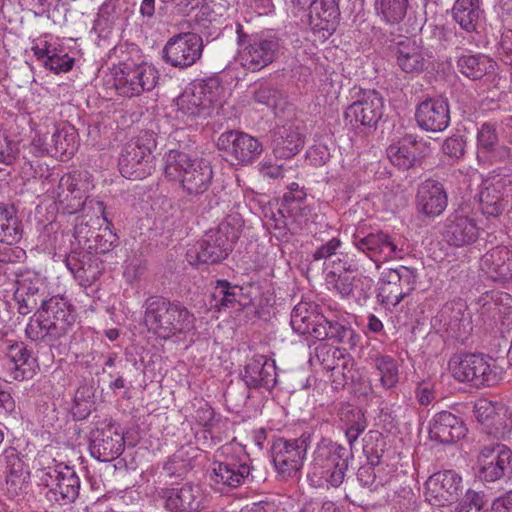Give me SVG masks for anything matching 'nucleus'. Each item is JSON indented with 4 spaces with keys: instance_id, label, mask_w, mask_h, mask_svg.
<instances>
[{
    "instance_id": "nucleus-42",
    "label": "nucleus",
    "mask_w": 512,
    "mask_h": 512,
    "mask_svg": "<svg viewBox=\"0 0 512 512\" xmlns=\"http://www.w3.org/2000/svg\"><path fill=\"white\" fill-rule=\"evenodd\" d=\"M417 142L411 136L402 138L387 148V156L394 166L408 169L416 160Z\"/></svg>"
},
{
    "instance_id": "nucleus-7",
    "label": "nucleus",
    "mask_w": 512,
    "mask_h": 512,
    "mask_svg": "<svg viewBox=\"0 0 512 512\" xmlns=\"http://www.w3.org/2000/svg\"><path fill=\"white\" fill-rule=\"evenodd\" d=\"M238 60L250 71H259L271 64L280 54L282 39L273 30L247 34L242 25H237Z\"/></svg>"
},
{
    "instance_id": "nucleus-16",
    "label": "nucleus",
    "mask_w": 512,
    "mask_h": 512,
    "mask_svg": "<svg viewBox=\"0 0 512 512\" xmlns=\"http://www.w3.org/2000/svg\"><path fill=\"white\" fill-rule=\"evenodd\" d=\"M416 279L406 267L390 269L383 273L377 299L387 309L396 307L415 288Z\"/></svg>"
},
{
    "instance_id": "nucleus-15",
    "label": "nucleus",
    "mask_w": 512,
    "mask_h": 512,
    "mask_svg": "<svg viewBox=\"0 0 512 512\" xmlns=\"http://www.w3.org/2000/svg\"><path fill=\"white\" fill-rule=\"evenodd\" d=\"M307 443L303 439H277L272 446V459L277 473L284 479L296 478L303 468Z\"/></svg>"
},
{
    "instance_id": "nucleus-5",
    "label": "nucleus",
    "mask_w": 512,
    "mask_h": 512,
    "mask_svg": "<svg viewBox=\"0 0 512 512\" xmlns=\"http://www.w3.org/2000/svg\"><path fill=\"white\" fill-rule=\"evenodd\" d=\"M165 177L181 186L189 196H198L208 190L213 179L209 162L199 157L172 149L164 156Z\"/></svg>"
},
{
    "instance_id": "nucleus-54",
    "label": "nucleus",
    "mask_w": 512,
    "mask_h": 512,
    "mask_svg": "<svg viewBox=\"0 0 512 512\" xmlns=\"http://www.w3.org/2000/svg\"><path fill=\"white\" fill-rule=\"evenodd\" d=\"M484 367L479 374V386H494L500 383L504 376V369L495 359L484 356Z\"/></svg>"
},
{
    "instance_id": "nucleus-32",
    "label": "nucleus",
    "mask_w": 512,
    "mask_h": 512,
    "mask_svg": "<svg viewBox=\"0 0 512 512\" xmlns=\"http://www.w3.org/2000/svg\"><path fill=\"white\" fill-rule=\"evenodd\" d=\"M479 234L474 217L462 210L455 211L448 219L445 230L446 240L454 246H465L473 243Z\"/></svg>"
},
{
    "instance_id": "nucleus-55",
    "label": "nucleus",
    "mask_w": 512,
    "mask_h": 512,
    "mask_svg": "<svg viewBox=\"0 0 512 512\" xmlns=\"http://www.w3.org/2000/svg\"><path fill=\"white\" fill-rule=\"evenodd\" d=\"M52 136V129H51V121L46 120L44 122H41L37 125V127L33 131V137L31 139L30 144L28 145V149L30 153L36 157L45 156L48 155V152L43 151L39 152L37 151L36 145L43 144L42 146H46V144H50Z\"/></svg>"
},
{
    "instance_id": "nucleus-26",
    "label": "nucleus",
    "mask_w": 512,
    "mask_h": 512,
    "mask_svg": "<svg viewBox=\"0 0 512 512\" xmlns=\"http://www.w3.org/2000/svg\"><path fill=\"white\" fill-rule=\"evenodd\" d=\"M309 24L320 39L326 40L336 30L339 19L337 0H313L308 7Z\"/></svg>"
},
{
    "instance_id": "nucleus-28",
    "label": "nucleus",
    "mask_w": 512,
    "mask_h": 512,
    "mask_svg": "<svg viewBox=\"0 0 512 512\" xmlns=\"http://www.w3.org/2000/svg\"><path fill=\"white\" fill-rule=\"evenodd\" d=\"M5 468L7 493L15 497L23 493L29 483L30 475L14 447L5 449L0 455V468Z\"/></svg>"
},
{
    "instance_id": "nucleus-20",
    "label": "nucleus",
    "mask_w": 512,
    "mask_h": 512,
    "mask_svg": "<svg viewBox=\"0 0 512 512\" xmlns=\"http://www.w3.org/2000/svg\"><path fill=\"white\" fill-rule=\"evenodd\" d=\"M3 352V365L10 380L23 381L36 374L37 361L23 342L8 340Z\"/></svg>"
},
{
    "instance_id": "nucleus-41",
    "label": "nucleus",
    "mask_w": 512,
    "mask_h": 512,
    "mask_svg": "<svg viewBox=\"0 0 512 512\" xmlns=\"http://www.w3.org/2000/svg\"><path fill=\"white\" fill-rule=\"evenodd\" d=\"M483 369L484 355L468 354L452 366V373L460 382H470L479 386V374Z\"/></svg>"
},
{
    "instance_id": "nucleus-24",
    "label": "nucleus",
    "mask_w": 512,
    "mask_h": 512,
    "mask_svg": "<svg viewBox=\"0 0 512 512\" xmlns=\"http://www.w3.org/2000/svg\"><path fill=\"white\" fill-rule=\"evenodd\" d=\"M510 184V178L501 175L492 176L483 182L479 199L484 215L497 217L504 211Z\"/></svg>"
},
{
    "instance_id": "nucleus-22",
    "label": "nucleus",
    "mask_w": 512,
    "mask_h": 512,
    "mask_svg": "<svg viewBox=\"0 0 512 512\" xmlns=\"http://www.w3.org/2000/svg\"><path fill=\"white\" fill-rule=\"evenodd\" d=\"M383 99L375 90L363 91L358 100L349 105L345 119L355 128L373 126L382 117Z\"/></svg>"
},
{
    "instance_id": "nucleus-45",
    "label": "nucleus",
    "mask_w": 512,
    "mask_h": 512,
    "mask_svg": "<svg viewBox=\"0 0 512 512\" xmlns=\"http://www.w3.org/2000/svg\"><path fill=\"white\" fill-rule=\"evenodd\" d=\"M409 0H375L377 16L386 24H399L407 14Z\"/></svg>"
},
{
    "instance_id": "nucleus-46",
    "label": "nucleus",
    "mask_w": 512,
    "mask_h": 512,
    "mask_svg": "<svg viewBox=\"0 0 512 512\" xmlns=\"http://www.w3.org/2000/svg\"><path fill=\"white\" fill-rule=\"evenodd\" d=\"M340 421L343 425L347 441L352 447L366 429L365 416L359 409L348 408L341 412Z\"/></svg>"
},
{
    "instance_id": "nucleus-62",
    "label": "nucleus",
    "mask_w": 512,
    "mask_h": 512,
    "mask_svg": "<svg viewBox=\"0 0 512 512\" xmlns=\"http://www.w3.org/2000/svg\"><path fill=\"white\" fill-rule=\"evenodd\" d=\"M20 152L19 142L0 135V162L12 164Z\"/></svg>"
},
{
    "instance_id": "nucleus-37",
    "label": "nucleus",
    "mask_w": 512,
    "mask_h": 512,
    "mask_svg": "<svg viewBox=\"0 0 512 512\" xmlns=\"http://www.w3.org/2000/svg\"><path fill=\"white\" fill-rule=\"evenodd\" d=\"M417 205L427 216L442 214L447 206V194L443 186L434 180L423 182L418 189Z\"/></svg>"
},
{
    "instance_id": "nucleus-44",
    "label": "nucleus",
    "mask_w": 512,
    "mask_h": 512,
    "mask_svg": "<svg viewBox=\"0 0 512 512\" xmlns=\"http://www.w3.org/2000/svg\"><path fill=\"white\" fill-rule=\"evenodd\" d=\"M25 333L27 338L31 341L44 342L47 344L60 338L56 331L54 329L52 330L49 319H47V316L43 315L41 308L29 319Z\"/></svg>"
},
{
    "instance_id": "nucleus-29",
    "label": "nucleus",
    "mask_w": 512,
    "mask_h": 512,
    "mask_svg": "<svg viewBox=\"0 0 512 512\" xmlns=\"http://www.w3.org/2000/svg\"><path fill=\"white\" fill-rule=\"evenodd\" d=\"M466 434V427L463 421L448 411H441L435 414L430 421L429 437L432 441L451 444Z\"/></svg>"
},
{
    "instance_id": "nucleus-12",
    "label": "nucleus",
    "mask_w": 512,
    "mask_h": 512,
    "mask_svg": "<svg viewBox=\"0 0 512 512\" xmlns=\"http://www.w3.org/2000/svg\"><path fill=\"white\" fill-rule=\"evenodd\" d=\"M226 458L214 461L209 470L211 485L218 491L242 485L250 474L249 458L241 447L227 445L223 448Z\"/></svg>"
},
{
    "instance_id": "nucleus-57",
    "label": "nucleus",
    "mask_w": 512,
    "mask_h": 512,
    "mask_svg": "<svg viewBox=\"0 0 512 512\" xmlns=\"http://www.w3.org/2000/svg\"><path fill=\"white\" fill-rule=\"evenodd\" d=\"M394 508L398 512H415L418 508V499L413 490L408 487H400L393 499Z\"/></svg>"
},
{
    "instance_id": "nucleus-59",
    "label": "nucleus",
    "mask_w": 512,
    "mask_h": 512,
    "mask_svg": "<svg viewBox=\"0 0 512 512\" xmlns=\"http://www.w3.org/2000/svg\"><path fill=\"white\" fill-rule=\"evenodd\" d=\"M195 422L206 431H211L216 423V415L213 408L205 401H198L196 409L192 415Z\"/></svg>"
},
{
    "instance_id": "nucleus-4",
    "label": "nucleus",
    "mask_w": 512,
    "mask_h": 512,
    "mask_svg": "<svg viewBox=\"0 0 512 512\" xmlns=\"http://www.w3.org/2000/svg\"><path fill=\"white\" fill-rule=\"evenodd\" d=\"M38 484L47 488L49 501L60 505L73 503L79 496L80 478L73 466L56 460L47 451H41L34 460Z\"/></svg>"
},
{
    "instance_id": "nucleus-49",
    "label": "nucleus",
    "mask_w": 512,
    "mask_h": 512,
    "mask_svg": "<svg viewBox=\"0 0 512 512\" xmlns=\"http://www.w3.org/2000/svg\"><path fill=\"white\" fill-rule=\"evenodd\" d=\"M357 478L360 483L370 488L371 490H377L379 487L384 486L390 481L391 475L390 470L385 472L382 463L378 465H364L359 468Z\"/></svg>"
},
{
    "instance_id": "nucleus-35",
    "label": "nucleus",
    "mask_w": 512,
    "mask_h": 512,
    "mask_svg": "<svg viewBox=\"0 0 512 512\" xmlns=\"http://www.w3.org/2000/svg\"><path fill=\"white\" fill-rule=\"evenodd\" d=\"M41 309L43 315L49 319L52 330L54 329L59 337L66 334L75 322L76 316L72 306L63 297L54 296L48 300H42Z\"/></svg>"
},
{
    "instance_id": "nucleus-52",
    "label": "nucleus",
    "mask_w": 512,
    "mask_h": 512,
    "mask_svg": "<svg viewBox=\"0 0 512 512\" xmlns=\"http://www.w3.org/2000/svg\"><path fill=\"white\" fill-rule=\"evenodd\" d=\"M241 289L238 286H231L226 280H219L213 291L215 307L218 309L232 307L237 302Z\"/></svg>"
},
{
    "instance_id": "nucleus-38",
    "label": "nucleus",
    "mask_w": 512,
    "mask_h": 512,
    "mask_svg": "<svg viewBox=\"0 0 512 512\" xmlns=\"http://www.w3.org/2000/svg\"><path fill=\"white\" fill-rule=\"evenodd\" d=\"M427 63L425 50L413 40L401 41L397 47V65L407 74L421 73Z\"/></svg>"
},
{
    "instance_id": "nucleus-6",
    "label": "nucleus",
    "mask_w": 512,
    "mask_h": 512,
    "mask_svg": "<svg viewBox=\"0 0 512 512\" xmlns=\"http://www.w3.org/2000/svg\"><path fill=\"white\" fill-rule=\"evenodd\" d=\"M290 325L295 333L319 341L344 343L354 334L350 327L328 320L316 303L306 300L300 301L293 308Z\"/></svg>"
},
{
    "instance_id": "nucleus-8",
    "label": "nucleus",
    "mask_w": 512,
    "mask_h": 512,
    "mask_svg": "<svg viewBox=\"0 0 512 512\" xmlns=\"http://www.w3.org/2000/svg\"><path fill=\"white\" fill-rule=\"evenodd\" d=\"M225 96V88L216 78L189 84L176 99L178 113L188 119L206 118L218 110Z\"/></svg>"
},
{
    "instance_id": "nucleus-17",
    "label": "nucleus",
    "mask_w": 512,
    "mask_h": 512,
    "mask_svg": "<svg viewBox=\"0 0 512 512\" xmlns=\"http://www.w3.org/2000/svg\"><path fill=\"white\" fill-rule=\"evenodd\" d=\"M462 477L453 470L439 471L425 483V498L433 506L456 502L462 492Z\"/></svg>"
},
{
    "instance_id": "nucleus-56",
    "label": "nucleus",
    "mask_w": 512,
    "mask_h": 512,
    "mask_svg": "<svg viewBox=\"0 0 512 512\" xmlns=\"http://www.w3.org/2000/svg\"><path fill=\"white\" fill-rule=\"evenodd\" d=\"M74 57L68 53L67 47L62 42L61 52H55L50 58L45 68L55 74L66 73L73 68Z\"/></svg>"
},
{
    "instance_id": "nucleus-9",
    "label": "nucleus",
    "mask_w": 512,
    "mask_h": 512,
    "mask_svg": "<svg viewBox=\"0 0 512 512\" xmlns=\"http://www.w3.org/2000/svg\"><path fill=\"white\" fill-rule=\"evenodd\" d=\"M232 219L222 222L217 231L209 232L187 250L191 265L213 264L225 259L240 237V227L232 226Z\"/></svg>"
},
{
    "instance_id": "nucleus-40",
    "label": "nucleus",
    "mask_w": 512,
    "mask_h": 512,
    "mask_svg": "<svg viewBox=\"0 0 512 512\" xmlns=\"http://www.w3.org/2000/svg\"><path fill=\"white\" fill-rule=\"evenodd\" d=\"M458 70L471 80L494 74L496 63L483 54H463L457 60Z\"/></svg>"
},
{
    "instance_id": "nucleus-51",
    "label": "nucleus",
    "mask_w": 512,
    "mask_h": 512,
    "mask_svg": "<svg viewBox=\"0 0 512 512\" xmlns=\"http://www.w3.org/2000/svg\"><path fill=\"white\" fill-rule=\"evenodd\" d=\"M486 433L498 439L505 438L512 433V410L508 406L503 403L499 405Z\"/></svg>"
},
{
    "instance_id": "nucleus-11",
    "label": "nucleus",
    "mask_w": 512,
    "mask_h": 512,
    "mask_svg": "<svg viewBox=\"0 0 512 512\" xmlns=\"http://www.w3.org/2000/svg\"><path fill=\"white\" fill-rule=\"evenodd\" d=\"M155 134L141 131L129 141L119 159V169L125 178L143 179L154 169L152 152L156 148Z\"/></svg>"
},
{
    "instance_id": "nucleus-14",
    "label": "nucleus",
    "mask_w": 512,
    "mask_h": 512,
    "mask_svg": "<svg viewBox=\"0 0 512 512\" xmlns=\"http://www.w3.org/2000/svg\"><path fill=\"white\" fill-rule=\"evenodd\" d=\"M353 246L364 253L380 267L382 262L401 259L404 255L403 246L383 231L365 234L362 231H356L352 236Z\"/></svg>"
},
{
    "instance_id": "nucleus-34",
    "label": "nucleus",
    "mask_w": 512,
    "mask_h": 512,
    "mask_svg": "<svg viewBox=\"0 0 512 512\" xmlns=\"http://www.w3.org/2000/svg\"><path fill=\"white\" fill-rule=\"evenodd\" d=\"M480 267L493 281H509L512 279V251L504 246L493 248L482 257Z\"/></svg>"
},
{
    "instance_id": "nucleus-48",
    "label": "nucleus",
    "mask_w": 512,
    "mask_h": 512,
    "mask_svg": "<svg viewBox=\"0 0 512 512\" xmlns=\"http://www.w3.org/2000/svg\"><path fill=\"white\" fill-rule=\"evenodd\" d=\"M125 13L121 0H105L99 8L97 24L103 29L111 28L126 19Z\"/></svg>"
},
{
    "instance_id": "nucleus-1",
    "label": "nucleus",
    "mask_w": 512,
    "mask_h": 512,
    "mask_svg": "<svg viewBox=\"0 0 512 512\" xmlns=\"http://www.w3.org/2000/svg\"><path fill=\"white\" fill-rule=\"evenodd\" d=\"M341 246L342 241L333 237L316 249L313 259L325 260V282L330 291L342 299L353 300L363 305L371 295L374 280L370 276L358 273L356 257L338 252Z\"/></svg>"
},
{
    "instance_id": "nucleus-47",
    "label": "nucleus",
    "mask_w": 512,
    "mask_h": 512,
    "mask_svg": "<svg viewBox=\"0 0 512 512\" xmlns=\"http://www.w3.org/2000/svg\"><path fill=\"white\" fill-rule=\"evenodd\" d=\"M20 239V224L13 210L0 204V242L12 245Z\"/></svg>"
},
{
    "instance_id": "nucleus-23",
    "label": "nucleus",
    "mask_w": 512,
    "mask_h": 512,
    "mask_svg": "<svg viewBox=\"0 0 512 512\" xmlns=\"http://www.w3.org/2000/svg\"><path fill=\"white\" fill-rule=\"evenodd\" d=\"M100 224L95 219L92 225L85 222L83 219H77L74 228V236L83 248L94 251L96 253L105 254L109 252L117 243L118 237L107 225L104 228L99 227L98 232L92 230L94 224Z\"/></svg>"
},
{
    "instance_id": "nucleus-30",
    "label": "nucleus",
    "mask_w": 512,
    "mask_h": 512,
    "mask_svg": "<svg viewBox=\"0 0 512 512\" xmlns=\"http://www.w3.org/2000/svg\"><path fill=\"white\" fill-rule=\"evenodd\" d=\"M243 380L250 388L272 389L277 383L275 361L264 355L253 356L245 366Z\"/></svg>"
},
{
    "instance_id": "nucleus-50",
    "label": "nucleus",
    "mask_w": 512,
    "mask_h": 512,
    "mask_svg": "<svg viewBox=\"0 0 512 512\" xmlns=\"http://www.w3.org/2000/svg\"><path fill=\"white\" fill-rule=\"evenodd\" d=\"M62 42L52 34H44L33 41L31 49L36 59L45 67L55 52H61Z\"/></svg>"
},
{
    "instance_id": "nucleus-13",
    "label": "nucleus",
    "mask_w": 512,
    "mask_h": 512,
    "mask_svg": "<svg viewBox=\"0 0 512 512\" xmlns=\"http://www.w3.org/2000/svg\"><path fill=\"white\" fill-rule=\"evenodd\" d=\"M113 79L119 95L134 97L151 91L157 84L159 73L154 65L147 62L123 63L114 68Z\"/></svg>"
},
{
    "instance_id": "nucleus-61",
    "label": "nucleus",
    "mask_w": 512,
    "mask_h": 512,
    "mask_svg": "<svg viewBox=\"0 0 512 512\" xmlns=\"http://www.w3.org/2000/svg\"><path fill=\"white\" fill-rule=\"evenodd\" d=\"M498 142V134L494 124L483 123L477 133L478 147L484 151H492Z\"/></svg>"
},
{
    "instance_id": "nucleus-43",
    "label": "nucleus",
    "mask_w": 512,
    "mask_h": 512,
    "mask_svg": "<svg viewBox=\"0 0 512 512\" xmlns=\"http://www.w3.org/2000/svg\"><path fill=\"white\" fill-rule=\"evenodd\" d=\"M452 12L454 20L460 27L467 32H472L476 29L482 14L480 0H457Z\"/></svg>"
},
{
    "instance_id": "nucleus-60",
    "label": "nucleus",
    "mask_w": 512,
    "mask_h": 512,
    "mask_svg": "<svg viewBox=\"0 0 512 512\" xmlns=\"http://www.w3.org/2000/svg\"><path fill=\"white\" fill-rule=\"evenodd\" d=\"M485 495L473 490H467L459 505L458 512H488L485 508Z\"/></svg>"
},
{
    "instance_id": "nucleus-58",
    "label": "nucleus",
    "mask_w": 512,
    "mask_h": 512,
    "mask_svg": "<svg viewBox=\"0 0 512 512\" xmlns=\"http://www.w3.org/2000/svg\"><path fill=\"white\" fill-rule=\"evenodd\" d=\"M501 404V402H492L488 399H479L475 403L474 416L483 425L485 431Z\"/></svg>"
},
{
    "instance_id": "nucleus-36",
    "label": "nucleus",
    "mask_w": 512,
    "mask_h": 512,
    "mask_svg": "<svg viewBox=\"0 0 512 512\" xmlns=\"http://www.w3.org/2000/svg\"><path fill=\"white\" fill-rule=\"evenodd\" d=\"M52 136L50 144L46 146L36 145L37 151L48 152V156L70 158L77 149V133L71 126H59L51 121Z\"/></svg>"
},
{
    "instance_id": "nucleus-53",
    "label": "nucleus",
    "mask_w": 512,
    "mask_h": 512,
    "mask_svg": "<svg viewBox=\"0 0 512 512\" xmlns=\"http://www.w3.org/2000/svg\"><path fill=\"white\" fill-rule=\"evenodd\" d=\"M345 350L327 344H321L316 348V357L327 371H333L339 366V361L345 360Z\"/></svg>"
},
{
    "instance_id": "nucleus-39",
    "label": "nucleus",
    "mask_w": 512,
    "mask_h": 512,
    "mask_svg": "<svg viewBox=\"0 0 512 512\" xmlns=\"http://www.w3.org/2000/svg\"><path fill=\"white\" fill-rule=\"evenodd\" d=\"M368 361L373 367L380 386L389 390L397 386L399 382V364L391 355L370 352Z\"/></svg>"
},
{
    "instance_id": "nucleus-18",
    "label": "nucleus",
    "mask_w": 512,
    "mask_h": 512,
    "mask_svg": "<svg viewBox=\"0 0 512 512\" xmlns=\"http://www.w3.org/2000/svg\"><path fill=\"white\" fill-rule=\"evenodd\" d=\"M512 451L501 443L484 445L477 457V472L480 479L495 482L501 479L510 467Z\"/></svg>"
},
{
    "instance_id": "nucleus-27",
    "label": "nucleus",
    "mask_w": 512,
    "mask_h": 512,
    "mask_svg": "<svg viewBox=\"0 0 512 512\" xmlns=\"http://www.w3.org/2000/svg\"><path fill=\"white\" fill-rule=\"evenodd\" d=\"M90 453L101 462H109L118 458L124 450V437L113 427L97 429L91 433Z\"/></svg>"
},
{
    "instance_id": "nucleus-21",
    "label": "nucleus",
    "mask_w": 512,
    "mask_h": 512,
    "mask_svg": "<svg viewBox=\"0 0 512 512\" xmlns=\"http://www.w3.org/2000/svg\"><path fill=\"white\" fill-rule=\"evenodd\" d=\"M163 53L167 63L177 68H186L200 58L202 40L194 33L178 34L169 39Z\"/></svg>"
},
{
    "instance_id": "nucleus-19",
    "label": "nucleus",
    "mask_w": 512,
    "mask_h": 512,
    "mask_svg": "<svg viewBox=\"0 0 512 512\" xmlns=\"http://www.w3.org/2000/svg\"><path fill=\"white\" fill-rule=\"evenodd\" d=\"M217 146L242 165L252 163L263 150L262 144L256 138L235 130L222 133L218 138Z\"/></svg>"
},
{
    "instance_id": "nucleus-63",
    "label": "nucleus",
    "mask_w": 512,
    "mask_h": 512,
    "mask_svg": "<svg viewBox=\"0 0 512 512\" xmlns=\"http://www.w3.org/2000/svg\"><path fill=\"white\" fill-rule=\"evenodd\" d=\"M415 397L420 405H430L435 399L434 383L430 380L419 382L415 389Z\"/></svg>"
},
{
    "instance_id": "nucleus-31",
    "label": "nucleus",
    "mask_w": 512,
    "mask_h": 512,
    "mask_svg": "<svg viewBox=\"0 0 512 512\" xmlns=\"http://www.w3.org/2000/svg\"><path fill=\"white\" fill-rule=\"evenodd\" d=\"M205 494L199 485L185 484L166 493V508L174 512H197L204 507Z\"/></svg>"
},
{
    "instance_id": "nucleus-33",
    "label": "nucleus",
    "mask_w": 512,
    "mask_h": 512,
    "mask_svg": "<svg viewBox=\"0 0 512 512\" xmlns=\"http://www.w3.org/2000/svg\"><path fill=\"white\" fill-rule=\"evenodd\" d=\"M272 145L277 158L289 159L295 156L304 146L302 125L288 123L278 128L274 133Z\"/></svg>"
},
{
    "instance_id": "nucleus-3",
    "label": "nucleus",
    "mask_w": 512,
    "mask_h": 512,
    "mask_svg": "<svg viewBox=\"0 0 512 512\" xmlns=\"http://www.w3.org/2000/svg\"><path fill=\"white\" fill-rule=\"evenodd\" d=\"M144 323L158 338L185 339L195 329L196 318L182 303L155 298L146 302Z\"/></svg>"
},
{
    "instance_id": "nucleus-25",
    "label": "nucleus",
    "mask_w": 512,
    "mask_h": 512,
    "mask_svg": "<svg viewBox=\"0 0 512 512\" xmlns=\"http://www.w3.org/2000/svg\"><path fill=\"white\" fill-rule=\"evenodd\" d=\"M415 118L420 128L430 132L444 131L450 122L449 106L443 98H429L417 106Z\"/></svg>"
},
{
    "instance_id": "nucleus-2",
    "label": "nucleus",
    "mask_w": 512,
    "mask_h": 512,
    "mask_svg": "<svg viewBox=\"0 0 512 512\" xmlns=\"http://www.w3.org/2000/svg\"><path fill=\"white\" fill-rule=\"evenodd\" d=\"M94 180L88 171H73L64 174L56 188L51 191L58 210L67 214H75L80 211H92L97 222L100 218L108 224L105 215V205L102 201L90 197L94 189Z\"/></svg>"
},
{
    "instance_id": "nucleus-10",
    "label": "nucleus",
    "mask_w": 512,
    "mask_h": 512,
    "mask_svg": "<svg viewBox=\"0 0 512 512\" xmlns=\"http://www.w3.org/2000/svg\"><path fill=\"white\" fill-rule=\"evenodd\" d=\"M348 451L337 443H323L314 452L309 476L318 485L326 483L332 487L342 484L348 468Z\"/></svg>"
},
{
    "instance_id": "nucleus-64",
    "label": "nucleus",
    "mask_w": 512,
    "mask_h": 512,
    "mask_svg": "<svg viewBox=\"0 0 512 512\" xmlns=\"http://www.w3.org/2000/svg\"><path fill=\"white\" fill-rule=\"evenodd\" d=\"M15 300L18 304V312L22 315H27L30 313L33 309H35L39 303L42 304L43 294H41V298L38 299L37 297H34V295L29 294L25 295L20 290H17L15 293Z\"/></svg>"
}]
</instances>
